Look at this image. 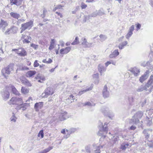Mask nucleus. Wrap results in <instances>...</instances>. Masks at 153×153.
<instances>
[{
	"mask_svg": "<svg viewBox=\"0 0 153 153\" xmlns=\"http://www.w3.org/2000/svg\"><path fill=\"white\" fill-rule=\"evenodd\" d=\"M74 96L72 94H71L70 95L69 97L67 99V100H71V103L73 101H74V100L75 99L74 98Z\"/></svg>",
	"mask_w": 153,
	"mask_h": 153,
	"instance_id": "50",
	"label": "nucleus"
},
{
	"mask_svg": "<svg viewBox=\"0 0 153 153\" xmlns=\"http://www.w3.org/2000/svg\"><path fill=\"white\" fill-rule=\"evenodd\" d=\"M147 111L148 112V115L146 116L153 118V109H150Z\"/></svg>",
	"mask_w": 153,
	"mask_h": 153,
	"instance_id": "35",
	"label": "nucleus"
},
{
	"mask_svg": "<svg viewBox=\"0 0 153 153\" xmlns=\"http://www.w3.org/2000/svg\"><path fill=\"white\" fill-rule=\"evenodd\" d=\"M134 97L132 95H130L128 96V99L129 104L131 105L132 103L134 101Z\"/></svg>",
	"mask_w": 153,
	"mask_h": 153,
	"instance_id": "36",
	"label": "nucleus"
},
{
	"mask_svg": "<svg viewBox=\"0 0 153 153\" xmlns=\"http://www.w3.org/2000/svg\"><path fill=\"white\" fill-rule=\"evenodd\" d=\"M98 69L101 75H102V73L105 72L106 70V68L101 64H99L98 66Z\"/></svg>",
	"mask_w": 153,
	"mask_h": 153,
	"instance_id": "16",
	"label": "nucleus"
},
{
	"mask_svg": "<svg viewBox=\"0 0 153 153\" xmlns=\"http://www.w3.org/2000/svg\"><path fill=\"white\" fill-rule=\"evenodd\" d=\"M79 43V38L78 36H76L75 37L74 41L71 43V44L72 45H75L78 44Z\"/></svg>",
	"mask_w": 153,
	"mask_h": 153,
	"instance_id": "40",
	"label": "nucleus"
},
{
	"mask_svg": "<svg viewBox=\"0 0 153 153\" xmlns=\"http://www.w3.org/2000/svg\"><path fill=\"white\" fill-rule=\"evenodd\" d=\"M36 71L34 70L29 71L26 73V75L27 77H31L35 74Z\"/></svg>",
	"mask_w": 153,
	"mask_h": 153,
	"instance_id": "25",
	"label": "nucleus"
},
{
	"mask_svg": "<svg viewBox=\"0 0 153 153\" xmlns=\"http://www.w3.org/2000/svg\"><path fill=\"white\" fill-rule=\"evenodd\" d=\"M29 91L27 89L24 87H22L21 89V92L22 93L25 94L28 93Z\"/></svg>",
	"mask_w": 153,
	"mask_h": 153,
	"instance_id": "37",
	"label": "nucleus"
},
{
	"mask_svg": "<svg viewBox=\"0 0 153 153\" xmlns=\"http://www.w3.org/2000/svg\"><path fill=\"white\" fill-rule=\"evenodd\" d=\"M134 28V26L132 25L129 28V31L126 36V38L127 39H129L133 34V31Z\"/></svg>",
	"mask_w": 153,
	"mask_h": 153,
	"instance_id": "15",
	"label": "nucleus"
},
{
	"mask_svg": "<svg viewBox=\"0 0 153 153\" xmlns=\"http://www.w3.org/2000/svg\"><path fill=\"white\" fill-rule=\"evenodd\" d=\"M91 145H89L85 146V149L87 152L88 153H91Z\"/></svg>",
	"mask_w": 153,
	"mask_h": 153,
	"instance_id": "46",
	"label": "nucleus"
},
{
	"mask_svg": "<svg viewBox=\"0 0 153 153\" xmlns=\"http://www.w3.org/2000/svg\"><path fill=\"white\" fill-rule=\"evenodd\" d=\"M35 78L36 79H39L43 81L45 80V78L44 76L39 75H37Z\"/></svg>",
	"mask_w": 153,
	"mask_h": 153,
	"instance_id": "43",
	"label": "nucleus"
},
{
	"mask_svg": "<svg viewBox=\"0 0 153 153\" xmlns=\"http://www.w3.org/2000/svg\"><path fill=\"white\" fill-rule=\"evenodd\" d=\"M141 27V25L139 23H138L136 25V27L137 28V31L140 29Z\"/></svg>",
	"mask_w": 153,
	"mask_h": 153,
	"instance_id": "60",
	"label": "nucleus"
},
{
	"mask_svg": "<svg viewBox=\"0 0 153 153\" xmlns=\"http://www.w3.org/2000/svg\"><path fill=\"white\" fill-rule=\"evenodd\" d=\"M55 42V40L54 39H51L50 42V45L48 48L50 50H51L54 48V45Z\"/></svg>",
	"mask_w": 153,
	"mask_h": 153,
	"instance_id": "29",
	"label": "nucleus"
},
{
	"mask_svg": "<svg viewBox=\"0 0 153 153\" xmlns=\"http://www.w3.org/2000/svg\"><path fill=\"white\" fill-rule=\"evenodd\" d=\"M13 115L10 118V120L11 121H13L15 122L16 121L17 118L16 117L15 114L13 113Z\"/></svg>",
	"mask_w": 153,
	"mask_h": 153,
	"instance_id": "48",
	"label": "nucleus"
},
{
	"mask_svg": "<svg viewBox=\"0 0 153 153\" xmlns=\"http://www.w3.org/2000/svg\"><path fill=\"white\" fill-rule=\"evenodd\" d=\"M152 118L151 117L146 116V117L144 120V123L148 126H149L152 125Z\"/></svg>",
	"mask_w": 153,
	"mask_h": 153,
	"instance_id": "17",
	"label": "nucleus"
},
{
	"mask_svg": "<svg viewBox=\"0 0 153 153\" xmlns=\"http://www.w3.org/2000/svg\"><path fill=\"white\" fill-rule=\"evenodd\" d=\"M129 145V144L128 143H123L120 146V149L122 150H125Z\"/></svg>",
	"mask_w": 153,
	"mask_h": 153,
	"instance_id": "34",
	"label": "nucleus"
},
{
	"mask_svg": "<svg viewBox=\"0 0 153 153\" xmlns=\"http://www.w3.org/2000/svg\"><path fill=\"white\" fill-rule=\"evenodd\" d=\"M146 99L144 100L143 102H142L141 103V106L142 107H143L144 105L146 104Z\"/></svg>",
	"mask_w": 153,
	"mask_h": 153,
	"instance_id": "63",
	"label": "nucleus"
},
{
	"mask_svg": "<svg viewBox=\"0 0 153 153\" xmlns=\"http://www.w3.org/2000/svg\"><path fill=\"white\" fill-rule=\"evenodd\" d=\"M153 84V75H152L147 82V83L146 84L145 86L142 85L139 87L137 89V92H140L143 91L144 90L146 91H147V88H149Z\"/></svg>",
	"mask_w": 153,
	"mask_h": 153,
	"instance_id": "2",
	"label": "nucleus"
},
{
	"mask_svg": "<svg viewBox=\"0 0 153 153\" xmlns=\"http://www.w3.org/2000/svg\"><path fill=\"white\" fill-rule=\"evenodd\" d=\"M128 44L127 41H125L120 43L118 45V48L120 50L124 48V46H126Z\"/></svg>",
	"mask_w": 153,
	"mask_h": 153,
	"instance_id": "30",
	"label": "nucleus"
},
{
	"mask_svg": "<svg viewBox=\"0 0 153 153\" xmlns=\"http://www.w3.org/2000/svg\"><path fill=\"white\" fill-rule=\"evenodd\" d=\"M101 39L100 41L101 42H102L105 40L107 38V36L103 34H100L99 36Z\"/></svg>",
	"mask_w": 153,
	"mask_h": 153,
	"instance_id": "42",
	"label": "nucleus"
},
{
	"mask_svg": "<svg viewBox=\"0 0 153 153\" xmlns=\"http://www.w3.org/2000/svg\"><path fill=\"white\" fill-rule=\"evenodd\" d=\"M29 69V68L27 66H20L19 68H17L16 70V72L17 73L18 71H23L25 70H28Z\"/></svg>",
	"mask_w": 153,
	"mask_h": 153,
	"instance_id": "32",
	"label": "nucleus"
},
{
	"mask_svg": "<svg viewBox=\"0 0 153 153\" xmlns=\"http://www.w3.org/2000/svg\"><path fill=\"white\" fill-rule=\"evenodd\" d=\"M53 146H49L48 148L45 149L41 151L40 153H47L49 152L51 150L53 149Z\"/></svg>",
	"mask_w": 153,
	"mask_h": 153,
	"instance_id": "31",
	"label": "nucleus"
},
{
	"mask_svg": "<svg viewBox=\"0 0 153 153\" xmlns=\"http://www.w3.org/2000/svg\"><path fill=\"white\" fill-rule=\"evenodd\" d=\"M93 85H91L90 87L87 88L84 90H82L79 91L78 94L79 95H81L84 94V93L91 90L93 88Z\"/></svg>",
	"mask_w": 153,
	"mask_h": 153,
	"instance_id": "24",
	"label": "nucleus"
},
{
	"mask_svg": "<svg viewBox=\"0 0 153 153\" xmlns=\"http://www.w3.org/2000/svg\"><path fill=\"white\" fill-rule=\"evenodd\" d=\"M71 48L70 47H66L65 48H62L60 50L59 53L61 54H67L70 51Z\"/></svg>",
	"mask_w": 153,
	"mask_h": 153,
	"instance_id": "19",
	"label": "nucleus"
},
{
	"mask_svg": "<svg viewBox=\"0 0 153 153\" xmlns=\"http://www.w3.org/2000/svg\"><path fill=\"white\" fill-rule=\"evenodd\" d=\"M148 77V76H146L145 75L143 74L140 77L139 81L140 82L142 83L147 79Z\"/></svg>",
	"mask_w": 153,
	"mask_h": 153,
	"instance_id": "33",
	"label": "nucleus"
},
{
	"mask_svg": "<svg viewBox=\"0 0 153 153\" xmlns=\"http://www.w3.org/2000/svg\"><path fill=\"white\" fill-rule=\"evenodd\" d=\"M146 65L147 68L151 70V71H152L153 69V65H151L149 62H146Z\"/></svg>",
	"mask_w": 153,
	"mask_h": 153,
	"instance_id": "38",
	"label": "nucleus"
},
{
	"mask_svg": "<svg viewBox=\"0 0 153 153\" xmlns=\"http://www.w3.org/2000/svg\"><path fill=\"white\" fill-rule=\"evenodd\" d=\"M93 77L94 79H99V75L98 73L95 74L93 75Z\"/></svg>",
	"mask_w": 153,
	"mask_h": 153,
	"instance_id": "58",
	"label": "nucleus"
},
{
	"mask_svg": "<svg viewBox=\"0 0 153 153\" xmlns=\"http://www.w3.org/2000/svg\"><path fill=\"white\" fill-rule=\"evenodd\" d=\"M2 99L5 101H7L9 98L10 93L6 88L3 89L1 92Z\"/></svg>",
	"mask_w": 153,
	"mask_h": 153,
	"instance_id": "7",
	"label": "nucleus"
},
{
	"mask_svg": "<svg viewBox=\"0 0 153 153\" xmlns=\"http://www.w3.org/2000/svg\"><path fill=\"white\" fill-rule=\"evenodd\" d=\"M19 105L21 109L22 108V110L25 111L26 108L29 105V103H23V100H22L21 103H20Z\"/></svg>",
	"mask_w": 153,
	"mask_h": 153,
	"instance_id": "21",
	"label": "nucleus"
},
{
	"mask_svg": "<svg viewBox=\"0 0 153 153\" xmlns=\"http://www.w3.org/2000/svg\"><path fill=\"white\" fill-rule=\"evenodd\" d=\"M119 54V53L118 49L115 50L109 55L110 58H115Z\"/></svg>",
	"mask_w": 153,
	"mask_h": 153,
	"instance_id": "22",
	"label": "nucleus"
},
{
	"mask_svg": "<svg viewBox=\"0 0 153 153\" xmlns=\"http://www.w3.org/2000/svg\"><path fill=\"white\" fill-rule=\"evenodd\" d=\"M47 12V10H43V13L41 15V17L42 18H44L45 16V12Z\"/></svg>",
	"mask_w": 153,
	"mask_h": 153,
	"instance_id": "56",
	"label": "nucleus"
},
{
	"mask_svg": "<svg viewBox=\"0 0 153 153\" xmlns=\"http://www.w3.org/2000/svg\"><path fill=\"white\" fill-rule=\"evenodd\" d=\"M40 136H41L42 138L44 137V134L43 131L42 130H40L38 134V137H39Z\"/></svg>",
	"mask_w": 153,
	"mask_h": 153,
	"instance_id": "49",
	"label": "nucleus"
},
{
	"mask_svg": "<svg viewBox=\"0 0 153 153\" xmlns=\"http://www.w3.org/2000/svg\"><path fill=\"white\" fill-rule=\"evenodd\" d=\"M129 71L133 74L135 76H138L140 73V70L137 68H131Z\"/></svg>",
	"mask_w": 153,
	"mask_h": 153,
	"instance_id": "11",
	"label": "nucleus"
},
{
	"mask_svg": "<svg viewBox=\"0 0 153 153\" xmlns=\"http://www.w3.org/2000/svg\"><path fill=\"white\" fill-rule=\"evenodd\" d=\"M14 65L13 64L10 63L6 67L2 69L1 74L4 78L7 79L8 77V75L10 74L11 71L13 70Z\"/></svg>",
	"mask_w": 153,
	"mask_h": 153,
	"instance_id": "3",
	"label": "nucleus"
},
{
	"mask_svg": "<svg viewBox=\"0 0 153 153\" xmlns=\"http://www.w3.org/2000/svg\"><path fill=\"white\" fill-rule=\"evenodd\" d=\"M10 14L11 17L17 19L21 17L19 13L16 12H11L10 13Z\"/></svg>",
	"mask_w": 153,
	"mask_h": 153,
	"instance_id": "23",
	"label": "nucleus"
},
{
	"mask_svg": "<svg viewBox=\"0 0 153 153\" xmlns=\"http://www.w3.org/2000/svg\"><path fill=\"white\" fill-rule=\"evenodd\" d=\"M92 146L94 150H97L100 149V146L99 145H98L97 144H93Z\"/></svg>",
	"mask_w": 153,
	"mask_h": 153,
	"instance_id": "47",
	"label": "nucleus"
},
{
	"mask_svg": "<svg viewBox=\"0 0 153 153\" xmlns=\"http://www.w3.org/2000/svg\"><path fill=\"white\" fill-rule=\"evenodd\" d=\"M16 53L19 56H24L27 55V53L25 50L23 48H19V51L16 52Z\"/></svg>",
	"mask_w": 153,
	"mask_h": 153,
	"instance_id": "14",
	"label": "nucleus"
},
{
	"mask_svg": "<svg viewBox=\"0 0 153 153\" xmlns=\"http://www.w3.org/2000/svg\"><path fill=\"white\" fill-rule=\"evenodd\" d=\"M69 117L66 112L60 113L59 114L58 120L60 121H63L66 120Z\"/></svg>",
	"mask_w": 153,
	"mask_h": 153,
	"instance_id": "8",
	"label": "nucleus"
},
{
	"mask_svg": "<svg viewBox=\"0 0 153 153\" xmlns=\"http://www.w3.org/2000/svg\"><path fill=\"white\" fill-rule=\"evenodd\" d=\"M39 65V64L38 63V61L36 60L35 61L33 64V66L35 67H36Z\"/></svg>",
	"mask_w": 153,
	"mask_h": 153,
	"instance_id": "55",
	"label": "nucleus"
},
{
	"mask_svg": "<svg viewBox=\"0 0 153 153\" xmlns=\"http://www.w3.org/2000/svg\"><path fill=\"white\" fill-rule=\"evenodd\" d=\"M99 14L98 12L96 11L94 12L90 15H89V17H95L97 15Z\"/></svg>",
	"mask_w": 153,
	"mask_h": 153,
	"instance_id": "44",
	"label": "nucleus"
},
{
	"mask_svg": "<svg viewBox=\"0 0 153 153\" xmlns=\"http://www.w3.org/2000/svg\"><path fill=\"white\" fill-rule=\"evenodd\" d=\"M143 115V114L142 111H138L131 119L130 122L133 124H137L139 122V119L142 117Z\"/></svg>",
	"mask_w": 153,
	"mask_h": 153,
	"instance_id": "4",
	"label": "nucleus"
},
{
	"mask_svg": "<svg viewBox=\"0 0 153 153\" xmlns=\"http://www.w3.org/2000/svg\"><path fill=\"white\" fill-rule=\"evenodd\" d=\"M151 70L149 69L148 70L146 71V72L144 73V75H145L146 76H148V75L149 74V73L151 72Z\"/></svg>",
	"mask_w": 153,
	"mask_h": 153,
	"instance_id": "62",
	"label": "nucleus"
},
{
	"mask_svg": "<svg viewBox=\"0 0 153 153\" xmlns=\"http://www.w3.org/2000/svg\"><path fill=\"white\" fill-rule=\"evenodd\" d=\"M22 100V99L20 98L13 97L10 99L8 104L9 105H19Z\"/></svg>",
	"mask_w": 153,
	"mask_h": 153,
	"instance_id": "6",
	"label": "nucleus"
},
{
	"mask_svg": "<svg viewBox=\"0 0 153 153\" xmlns=\"http://www.w3.org/2000/svg\"><path fill=\"white\" fill-rule=\"evenodd\" d=\"M87 7V5L84 2H82L81 3V7L82 9H85Z\"/></svg>",
	"mask_w": 153,
	"mask_h": 153,
	"instance_id": "51",
	"label": "nucleus"
},
{
	"mask_svg": "<svg viewBox=\"0 0 153 153\" xmlns=\"http://www.w3.org/2000/svg\"><path fill=\"white\" fill-rule=\"evenodd\" d=\"M7 25V24L6 22L2 19H1L0 22V29L1 28L2 29H4Z\"/></svg>",
	"mask_w": 153,
	"mask_h": 153,
	"instance_id": "27",
	"label": "nucleus"
},
{
	"mask_svg": "<svg viewBox=\"0 0 153 153\" xmlns=\"http://www.w3.org/2000/svg\"><path fill=\"white\" fill-rule=\"evenodd\" d=\"M108 123L105 122L104 123V125H103V123L100 122L99 123L98 127L99 131L98 133V135L99 136H102L103 138H105L106 136L104 135V133H107L108 128L107 127Z\"/></svg>",
	"mask_w": 153,
	"mask_h": 153,
	"instance_id": "1",
	"label": "nucleus"
},
{
	"mask_svg": "<svg viewBox=\"0 0 153 153\" xmlns=\"http://www.w3.org/2000/svg\"><path fill=\"white\" fill-rule=\"evenodd\" d=\"M53 89L51 88H47L45 92V96L47 97L49 95H51L53 94Z\"/></svg>",
	"mask_w": 153,
	"mask_h": 153,
	"instance_id": "18",
	"label": "nucleus"
},
{
	"mask_svg": "<svg viewBox=\"0 0 153 153\" xmlns=\"http://www.w3.org/2000/svg\"><path fill=\"white\" fill-rule=\"evenodd\" d=\"M10 4L11 5H15L19 6L22 4L23 0H10Z\"/></svg>",
	"mask_w": 153,
	"mask_h": 153,
	"instance_id": "13",
	"label": "nucleus"
},
{
	"mask_svg": "<svg viewBox=\"0 0 153 153\" xmlns=\"http://www.w3.org/2000/svg\"><path fill=\"white\" fill-rule=\"evenodd\" d=\"M101 111L105 116L108 117L111 119H112V117L114 116V114L111 111L109 110V108L107 107H102L101 108Z\"/></svg>",
	"mask_w": 153,
	"mask_h": 153,
	"instance_id": "5",
	"label": "nucleus"
},
{
	"mask_svg": "<svg viewBox=\"0 0 153 153\" xmlns=\"http://www.w3.org/2000/svg\"><path fill=\"white\" fill-rule=\"evenodd\" d=\"M82 44L85 48H90L92 46L93 43H88L86 41V39L84 38L83 41L82 43Z\"/></svg>",
	"mask_w": 153,
	"mask_h": 153,
	"instance_id": "20",
	"label": "nucleus"
},
{
	"mask_svg": "<svg viewBox=\"0 0 153 153\" xmlns=\"http://www.w3.org/2000/svg\"><path fill=\"white\" fill-rule=\"evenodd\" d=\"M136 127L132 125L130 127V129L131 130H134L136 129Z\"/></svg>",
	"mask_w": 153,
	"mask_h": 153,
	"instance_id": "64",
	"label": "nucleus"
},
{
	"mask_svg": "<svg viewBox=\"0 0 153 153\" xmlns=\"http://www.w3.org/2000/svg\"><path fill=\"white\" fill-rule=\"evenodd\" d=\"M76 131V129L75 128H72L70 130H66V132H68L71 134H73Z\"/></svg>",
	"mask_w": 153,
	"mask_h": 153,
	"instance_id": "45",
	"label": "nucleus"
},
{
	"mask_svg": "<svg viewBox=\"0 0 153 153\" xmlns=\"http://www.w3.org/2000/svg\"><path fill=\"white\" fill-rule=\"evenodd\" d=\"M17 30V28L16 27L13 26L12 27L10 30H7V31L5 32V33H7L9 32L10 33H16Z\"/></svg>",
	"mask_w": 153,
	"mask_h": 153,
	"instance_id": "26",
	"label": "nucleus"
},
{
	"mask_svg": "<svg viewBox=\"0 0 153 153\" xmlns=\"http://www.w3.org/2000/svg\"><path fill=\"white\" fill-rule=\"evenodd\" d=\"M11 91L12 93L16 95H19V93L15 86L13 85H11Z\"/></svg>",
	"mask_w": 153,
	"mask_h": 153,
	"instance_id": "28",
	"label": "nucleus"
},
{
	"mask_svg": "<svg viewBox=\"0 0 153 153\" xmlns=\"http://www.w3.org/2000/svg\"><path fill=\"white\" fill-rule=\"evenodd\" d=\"M102 93L103 97L105 99L109 97V92L108 91V87L106 85L104 86L102 91Z\"/></svg>",
	"mask_w": 153,
	"mask_h": 153,
	"instance_id": "10",
	"label": "nucleus"
},
{
	"mask_svg": "<svg viewBox=\"0 0 153 153\" xmlns=\"http://www.w3.org/2000/svg\"><path fill=\"white\" fill-rule=\"evenodd\" d=\"M85 105H88V106H94L95 105V104L94 103H91L90 102H87L85 103L84 104Z\"/></svg>",
	"mask_w": 153,
	"mask_h": 153,
	"instance_id": "52",
	"label": "nucleus"
},
{
	"mask_svg": "<svg viewBox=\"0 0 153 153\" xmlns=\"http://www.w3.org/2000/svg\"><path fill=\"white\" fill-rule=\"evenodd\" d=\"M17 20L18 21H17V23L18 24L21 23V22H24L25 20V19H18Z\"/></svg>",
	"mask_w": 153,
	"mask_h": 153,
	"instance_id": "54",
	"label": "nucleus"
},
{
	"mask_svg": "<svg viewBox=\"0 0 153 153\" xmlns=\"http://www.w3.org/2000/svg\"><path fill=\"white\" fill-rule=\"evenodd\" d=\"M123 139L125 140H128V137H127V136L126 134H123L121 135Z\"/></svg>",
	"mask_w": 153,
	"mask_h": 153,
	"instance_id": "59",
	"label": "nucleus"
},
{
	"mask_svg": "<svg viewBox=\"0 0 153 153\" xmlns=\"http://www.w3.org/2000/svg\"><path fill=\"white\" fill-rule=\"evenodd\" d=\"M23 82L25 85L28 87H30L32 86V84L27 79H25V80L23 81Z\"/></svg>",
	"mask_w": 153,
	"mask_h": 153,
	"instance_id": "39",
	"label": "nucleus"
},
{
	"mask_svg": "<svg viewBox=\"0 0 153 153\" xmlns=\"http://www.w3.org/2000/svg\"><path fill=\"white\" fill-rule=\"evenodd\" d=\"M149 131V130L148 129H144L143 131V133L145 134V138L146 139H148L149 137V134L148 132Z\"/></svg>",
	"mask_w": 153,
	"mask_h": 153,
	"instance_id": "41",
	"label": "nucleus"
},
{
	"mask_svg": "<svg viewBox=\"0 0 153 153\" xmlns=\"http://www.w3.org/2000/svg\"><path fill=\"white\" fill-rule=\"evenodd\" d=\"M30 46L36 50L38 48V45L34 44L33 43H32L30 44Z\"/></svg>",
	"mask_w": 153,
	"mask_h": 153,
	"instance_id": "53",
	"label": "nucleus"
},
{
	"mask_svg": "<svg viewBox=\"0 0 153 153\" xmlns=\"http://www.w3.org/2000/svg\"><path fill=\"white\" fill-rule=\"evenodd\" d=\"M118 139L119 137L118 136H117L116 137H114L113 140V143L114 144L116 143V142L118 141Z\"/></svg>",
	"mask_w": 153,
	"mask_h": 153,
	"instance_id": "57",
	"label": "nucleus"
},
{
	"mask_svg": "<svg viewBox=\"0 0 153 153\" xmlns=\"http://www.w3.org/2000/svg\"><path fill=\"white\" fill-rule=\"evenodd\" d=\"M43 102H37L35 104L34 108L36 111H38L43 106Z\"/></svg>",
	"mask_w": 153,
	"mask_h": 153,
	"instance_id": "12",
	"label": "nucleus"
},
{
	"mask_svg": "<svg viewBox=\"0 0 153 153\" xmlns=\"http://www.w3.org/2000/svg\"><path fill=\"white\" fill-rule=\"evenodd\" d=\"M23 42L24 43H28L30 42V41L26 38L23 40Z\"/></svg>",
	"mask_w": 153,
	"mask_h": 153,
	"instance_id": "61",
	"label": "nucleus"
},
{
	"mask_svg": "<svg viewBox=\"0 0 153 153\" xmlns=\"http://www.w3.org/2000/svg\"><path fill=\"white\" fill-rule=\"evenodd\" d=\"M33 22L30 20L25 23L22 24L21 25V27L25 30L27 29H30L33 26Z\"/></svg>",
	"mask_w": 153,
	"mask_h": 153,
	"instance_id": "9",
	"label": "nucleus"
}]
</instances>
